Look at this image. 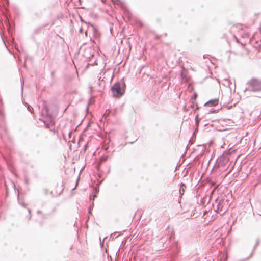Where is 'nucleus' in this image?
<instances>
[{
  "label": "nucleus",
  "instance_id": "0eeeda50",
  "mask_svg": "<svg viewBox=\"0 0 261 261\" xmlns=\"http://www.w3.org/2000/svg\"><path fill=\"white\" fill-rule=\"evenodd\" d=\"M29 212L30 213H31V211L30 210H29Z\"/></svg>",
  "mask_w": 261,
  "mask_h": 261
},
{
  "label": "nucleus",
  "instance_id": "20e7f679",
  "mask_svg": "<svg viewBox=\"0 0 261 261\" xmlns=\"http://www.w3.org/2000/svg\"><path fill=\"white\" fill-rule=\"evenodd\" d=\"M109 113H110V112L109 110H107L105 113H104V114L103 115V117H105V118H106L109 115Z\"/></svg>",
  "mask_w": 261,
  "mask_h": 261
},
{
  "label": "nucleus",
  "instance_id": "f03ea898",
  "mask_svg": "<svg viewBox=\"0 0 261 261\" xmlns=\"http://www.w3.org/2000/svg\"><path fill=\"white\" fill-rule=\"evenodd\" d=\"M125 84L124 83H117L113 85L112 87V91L113 95L115 97H120L123 95L124 92V87Z\"/></svg>",
  "mask_w": 261,
  "mask_h": 261
},
{
  "label": "nucleus",
  "instance_id": "423d86ee",
  "mask_svg": "<svg viewBox=\"0 0 261 261\" xmlns=\"http://www.w3.org/2000/svg\"><path fill=\"white\" fill-rule=\"evenodd\" d=\"M22 206H23V207H25V205H24V204H22Z\"/></svg>",
  "mask_w": 261,
  "mask_h": 261
},
{
  "label": "nucleus",
  "instance_id": "f257e3e1",
  "mask_svg": "<svg viewBox=\"0 0 261 261\" xmlns=\"http://www.w3.org/2000/svg\"><path fill=\"white\" fill-rule=\"evenodd\" d=\"M247 85L248 89L246 90L253 92H261V80L257 78H252L249 80Z\"/></svg>",
  "mask_w": 261,
  "mask_h": 261
},
{
  "label": "nucleus",
  "instance_id": "7ed1b4c3",
  "mask_svg": "<svg viewBox=\"0 0 261 261\" xmlns=\"http://www.w3.org/2000/svg\"><path fill=\"white\" fill-rule=\"evenodd\" d=\"M218 103V99H214L209 100L207 102L204 104L205 106L212 107L215 106L217 105Z\"/></svg>",
  "mask_w": 261,
  "mask_h": 261
},
{
  "label": "nucleus",
  "instance_id": "39448f33",
  "mask_svg": "<svg viewBox=\"0 0 261 261\" xmlns=\"http://www.w3.org/2000/svg\"><path fill=\"white\" fill-rule=\"evenodd\" d=\"M28 110L29 111H30V107H28Z\"/></svg>",
  "mask_w": 261,
  "mask_h": 261
}]
</instances>
